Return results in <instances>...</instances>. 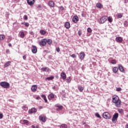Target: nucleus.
I'll list each match as a JSON object with an SVG mask.
<instances>
[{"label": "nucleus", "instance_id": "36", "mask_svg": "<svg viewBox=\"0 0 128 128\" xmlns=\"http://www.w3.org/2000/svg\"><path fill=\"white\" fill-rule=\"evenodd\" d=\"M78 89L80 90V92H82V90H84V88L82 86H79L78 87Z\"/></svg>", "mask_w": 128, "mask_h": 128}, {"label": "nucleus", "instance_id": "51", "mask_svg": "<svg viewBox=\"0 0 128 128\" xmlns=\"http://www.w3.org/2000/svg\"><path fill=\"white\" fill-rule=\"evenodd\" d=\"M3 117H4V115L2 114H0V119L2 120V118Z\"/></svg>", "mask_w": 128, "mask_h": 128}, {"label": "nucleus", "instance_id": "34", "mask_svg": "<svg viewBox=\"0 0 128 128\" xmlns=\"http://www.w3.org/2000/svg\"><path fill=\"white\" fill-rule=\"evenodd\" d=\"M117 16L118 18H122V13H118L117 14Z\"/></svg>", "mask_w": 128, "mask_h": 128}, {"label": "nucleus", "instance_id": "21", "mask_svg": "<svg viewBox=\"0 0 128 128\" xmlns=\"http://www.w3.org/2000/svg\"><path fill=\"white\" fill-rule=\"evenodd\" d=\"M64 26L67 29L70 28V22H66L65 23Z\"/></svg>", "mask_w": 128, "mask_h": 128}, {"label": "nucleus", "instance_id": "24", "mask_svg": "<svg viewBox=\"0 0 128 128\" xmlns=\"http://www.w3.org/2000/svg\"><path fill=\"white\" fill-rule=\"evenodd\" d=\"M42 98L44 100L45 102H48V100L46 99V96L44 94L41 96Z\"/></svg>", "mask_w": 128, "mask_h": 128}, {"label": "nucleus", "instance_id": "42", "mask_svg": "<svg viewBox=\"0 0 128 128\" xmlns=\"http://www.w3.org/2000/svg\"><path fill=\"white\" fill-rule=\"evenodd\" d=\"M108 21L109 22H112V17H108Z\"/></svg>", "mask_w": 128, "mask_h": 128}, {"label": "nucleus", "instance_id": "27", "mask_svg": "<svg viewBox=\"0 0 128 128\" xmlns=\"http://www.w3.org/2000/svg\"><path fill=\"white\" fill-rule=\"evenodd\" d=\"M54 78V76H51L50 77H48L46 78V80H52Z\"/></svg>", "mask_w": 128, "mask_h": 128}, {"label": "nucleus", "instance_id": "26", "mask_svg": "<svg viewBox=\"0 0 128 128\" xmlns=\"http://www.w3.org/2000/svg\"><path fill=\"white\" fill-rule=\"evenodd\" d=\"M96 6L98 8H102V4L100 3H97Z\"/></svg>", "mask_w": 128, "mask_h": 128}, {"label": "nucleus", "instance_id": "22", "mask_svg": "<svg viewBox=\"0 0 128 128\" xmlns=\"http://www.w3.org/2000/svg\"><path fill=\"white\" fill-rule=\"evenodd\" d=\"M118 70H120V72H124V67H122V66L120 64L118 65Z\"/></svg>", "mask_w": 128, "mask_h": 128}, {"label": "nucleus", "instance_id": "10", "mask_svg": "<svg viewBox=\"0 0 128 128\" xmlns=\"http://www.w3.org/2000/svg\"><path fill=\"white\" fill-rule=\"evenodd\" d=\"M36 90H38V86L36 85H33L32 86L31 90L32 92H36Z\"/></svg>", "mask_w": 128, "mask_h": 128}, {"label": "nucleus", "instance_id": "5", "mask_svg": "<svg viewBox=\"0 0 128 128\" xmlns=\"http://www.w3.org/2000/svg\"><path fill=\"white\" fill-rule=\"evenodd\" d=\"M108 20L107 16H103L100 18V24H104L105 22H106Z\"/></svg>", "mask_w": 128, "mask_h": 128}, {"label": "nucleus", "instance_id": "1", "mask_svg": "<svg viewBox=\"0 0 128 128\" xmlns=\"http://www.w3.org/2000/svg\"><path fill=\"white\" fill-rule=\"evenodd\" d=\"M0 86L4 88H10V84L6 82H0Z\"/></svg>", "mask_w": 128, "mask_h": 128}, {"label": "nucleus", "instance_id": "39", "mask_svg": "<svg viewBox=\"0 0 128 128\" xmlns=\"http://www.w3.org/2000/svg\"><path fill=\"white\" fill-rule=\"evenodd\" d=\"M71 58H76V54H72L70 56Z\"/></svg>", "mask_w": 128, "mask_h": 128}, {"label": "nucleus", "instance_id": "3", "mask_svg": "<svg viewBox=\"0 0 128 128\" xmlns=\"http://www.w3.org/2000/svg\"><path fill=\"white\" fill-rule=\"evenodd\" d=\"M39 44L41 46H46V38L42 39L40 42Z\"/></svg>", "mask_w": 128, "mask_h": 128}, {"label": "nucleus", "instance_id": "43", "mask_svg": "<svg viewBox=\"0 0 128 128\" xmlns=\"http://www.w3.org/2000/svg\"><path fill=\"white\" fill-rule=\"evenodd\" d=\"M87 32H88L90 33V32H92V28H88L87 29Z\"/></svg>", "mask_w": 128, "mask_h": 128}, {"label": "nucleus", "instance_id": "62", "mask_svg": "<svg viewBox=\"0 0 128 128\" xmlns=\"http://www.w3.org/2000/svg\"><path fill=\"white\" fill-rule=\"evenodd\" d=\"M82 124H86V122H82Z\"/></svg>", "mask_w": 128, "mask_h": 128}, {"label": "nucleus", "instance_id": "31", "mask_svg": "<svg viewBox=\"0 0 128 128\" xmlns=\"http://www.w3.org/2000/svg\"><path fill=\"white\" fill-rule=\"evenodd\" d=\"M24 32H20V37L22 38H24Z\"/></svg>", "mask_w": 128, "mask_h": 128}, {"label": "nucleus", "instance_id": "53", "mask_svg": "<svg viewBox=\"0 0 128 128\" xmlns=\"http://www.w3.org/2000/svg\"><path fill=\"white\" fill-rule=\"evenodd\" d=\"M23 59H24V60H26V55L24 56Z\"/></svg>", "mask_w": 128, "mask_h": 128}, {"label": "nucleus", "instance_id": "57", "mask_svg": "<svg viewBox=\"0 0 128 128\" xmlns=\"http://www.w3.org/2000/svg\"><path fill=\"white\" fill-rule=\"evenodd\" d=\"M32 128H36V126L32 125Z\"/></svg>", "mask_w": 128, "mask_h": 128}, {"label": "nucleus", "instance_id": "56", "mask_svg": "<svg viewBox=\"0 0 128 128\" xmlns=\"http://www.w3.org/2000/svg\"><path fill=\"white\" fill-rule=\"evenodd\" d=\"M125 128H128V124L126 125Z\"/></svg>", "mask_w": 128, "mask_h": 128}, {"label": "nucleus", "instance_id": "28", "mask_svg": "<svg viewBox=\"0 0 128 128\" xmlns=\"http://www.w3.org/2000/svg\"><path fill=\"white\" fill-rule=\"evenodd\" d=\"M40 34H42V36H44V34H46V32L44 30H40Z\"/></svg>", "mask_w": 128, "mask_h": 128}, {"label": "nucleus", "instance_id": "9", "mask_svg": "<svg viewBox=\"0 0 128 128\" xmlns=\"http://www.w3.org/2000/svg\"><path fill=\"white\" fill-rule=\"evenodd\" d=\"M32 52L33 54H36V52H38V48H36V46H32Z\"/></svg>", "mask_w": 128, "mask_h": 128}, {"label": "nucleus", "instance_id": "45", "mask_svg": "<svg viewBox=\"0 0 128 128\" xmlns=\"http://www.w3.org/2000/svg\"><path fill=\"white\" fill-rule=\"evenodd\" d=\"M118 112H120V114H122V112H124V110L122 109H119L118 110Z\"/></svg>", "mask_w": 128, "mask_h": 128}, {"label": "nucleus", "instance_id": "59", "mask_svg": "<svg viewBox=\"0 0 128 128\" xmlns=\"http://www.w3.org/2000/svg\"><path fill=\"white\" fill-rule=\"evenodd\" d=\"M38 8H42V6L38 5Z\"/></svg>", "mask_w": 128, "mask_h": 128}, {"label": "nucleus", "instance_id": "52", "mask_svg": "<svg viewBox=\"0 0 128 128\" xmlns=\"http://www.w3.org/2000/svg\"><path fill=\"white\" fill-rule=\"evenodd\" d=\"M36 100H42V98H40V96H38L36 98Z\"/></svg>", "mask_w": 128, "mask_h": 128}, {"label": "nucleus", "instance_id": "44", "mask_svg": "<svg viewBox=\"0 0 128 128\" xmlns=\"http://www.w3.org/2000/svg\"><path fill=\"white\" fill-rule=\"evenodd\" d=\"M22 110H28V107L26 106H23L22 107Z\"/></svg>", "mask_w": 128, "mask_h": 128}, {"label": "nucleus", "instance_id": "32", "mask_svg": "<svg viewBox=\"0 0 128 128\" xmlns=\"http://www.w3.org/2000/svg\"><path fill=\"white\" fill-rule=\"evenodd\" d=\"M60 128H68V125H66V124H62L60 126Z\"/></svg>", "mask_w": 128, "mask_h": 128}, {"label": "nucleus", "instance_id": "23", "mask_svg": "<svg viewBox=\"0 0 128 128\" xmlns=\"http://www.w3.org/2000/svg\"><path fill=\"white\" fill-rule=\"evenodd\" d=\"M10 64H12V62H10V61L7 62L4 65V66H5V68H8V66H10Z\"/></svg>", "mask_w": 128, "mask_h": 128}, {"label": "nucleus", "instance_id": "8", "mask_svg": "<svg viewBox=\"0 0 128 128\" xmlns=\"http://www.w3.org/2000/svg\"><path fill=\"white\" fill-rule=\"evenodd\" d=\"M120 100V98H118V96L114 95L112 96V102H118V100Z\"/></svg>", "mask_w": 128, "mask_h": 128}, {"label": "nucleus", "instance_id": "41", "mask_svg": "<svg viewBox=\"0 0 128 128\" xmlns=\"http://www.w3.org/2000/svg\"><path fill=\"white\" fill-rule=\"evenodd\" d=\"M22 24H24L25 26H26L27 28H28V26H30V24L28 22H26L24 24L22 23Z\"/></svg>", "mask_w": 128, "mask_h": 128}, {"label": "nucleus", "instance_id": "11", "mask_svg": "<svg viewBox=\"0 0 128 128\" xmlns=\"http://www.w3.org/2000/svg\"><path fill=\"white\" fill-rule=\"evenodd\" d=\"M34 0H27V3L29 6H32L34 4Z\"/></svg>", "mask_w": 128, "mask_h": 128}, {"label": "nucleus", "instance_id": "50", "mask_svg": "<svg viewBox=\"0 0 128 128\" xmlns=\"http://www.w3.org/2000/svg\"><path fill=\"white\" fill-rule=\"evenodd\" d=\"M59 8H60L61 10H64V8L62 6L59 7Z\"/></svg>", "mask_w": 128, "mask_h": 128}, {"label": "nucleus", "instance_id": "2", "mask_svg": "<svg viewBox=\"0 0 128 128\" xmlns=\"http://www.w3.org/2000/svg\"><path fill=\"white\" fill-rule=\"evenodd\" d=\"M102 116L106 120H110L112 118V115L108 112H104Z\"/></svg>", "mask_w": 128, "mask_h": 128}, {"label": "nucleus", "instance_id": "20", "mask_svg": "<svg viewBox=\"0 0 128 128\" xmlns=\"http://www.w3.org/2000/svg\"><path fill=\"white\" fill-rule=\"evenodd\" d=\"M48 6L51 8H54V1H50L48 2Z\"/></svg>", "mask_w": 128, "mask_h": 128}, {"label": "nucleus", "instance_id": "33", "mask_svg": "<svg viewBox=\"0 0 128 128\" xmlns=\"http://www.w3.org/2000/svg\"><path fill=\"white\" fill-rule=\"evenodd\" d=\"M124 26L125 28L128 27V21H127V20L124 21Z\"/></svg>", "mask_w": 128, "mask_h": 128}, {"label": "nucleus", "instance_id": "17", "mask_svg": "<svg viewBox=\"0 0 128 128\" xmlns=\"http://www.w3.org/2000/svg\"><path fill=\"white\" fill-rule=\"evenodd\" d=\"M60 76L62 77V80H64L66 78V74L64 72H62L60 74Z\"/></svg>", "mask_w": 128, "mask_h": 128}, {"label": "nucleus", "instance_id": "14", "mask_svg": "<svg viewBox=\"0 0 128 128\" xmlns=\"http://www.w3.org/2000/svg\"><path fill=\"white\" fill-rule=\"evenodd\" d=\"M84 56H85L84 52H82L80 54L79 58L80 60H82L84 58Z\"/></svg>", "mask_w": 128, "mask_h": 128}, {"label": "nucleus", "instance_id": "18", "mask_svg": "<svg viewBox=\"0 0 128 128\" xmlns=\"http://www.w3.org/2000/svg\"><path fill=\"white\" fill-rule=\"evenodd\" d=\"M54 98V95L52 94H50L48 96V99L49 100H52V98Z\"/></svg>", "mask_w": 128, "mask_h": 128}, {"label": "nucleus", "instance_id": "38", "mask_svg": "<svg viewBox=\"0 0 128 128\" xmlns=\"http://www.w3.org/2000/svg\"><path fill=\"white\" fill-rule=\"evenodd\" d=\"M95 116H96L98 118H102V116H100V114L98 113H96L95 114Z\"/></svg>", "mask_w": 128, "mask_h": 128}, {"label": "nucleus", "instance_id": "48", "mask_svg": "<svg viewBox=\"0 0 128 128\" xmlns=\"http://www.w3.org/2000/svg\"><path fill=\"white\" fill-rule=\"evenodd\" d=\"M56 52H60V48H56Z\"/></svg>", "mask_w": 128, "mask_h": 128}, {"label": "nucleus", "instance_id": "55", "mask_svg": "<svg viewBox=\"0 0 128 128\" xmlns=\"http://www.w3.org/2000/svg\"><path fill=\"white\" fill-rule=\"evenodd\" d=\"M14 2H20V0H14Z\"/></svg>", "mask_w": 128, "mask_h": 128}, {"label": "nucleus", "instance_id": "46", "mask_svg": "<svg viewBox=\"0 0 128 128\" xmlns=\"http://www.w3.org/2000/svg\"><path fill=\"white\" fill-rule=\"evenodd\" d=\"M116 92H120L122 90V88H118L116 89Z\"/></svg>", "mask_w": 128, "mask_h": 128}, {"label": "nucleus", "instance_id": "30", "mask_svg": "<svg viewBox=\"0 0 128 128\" xmlns=\"http://www.w3.org/2000/svg\"><path fill=\"white\" fill-rule=\"evenodd\" d=\"M6 38V36L4 34H0V40H4Z\"/></svg>", "mask_w": 128, "mask_h": 128}, {"label": "nucleus", "instance_id": "4", "mask_svg": "<svg viewBox=\"0 0 128 128\" xmlns=\"http://www.w3.org/2000/svg\"><path fill=\"white\" fill-rule=\"evenodd\" d=\"M113 103L114 104V106L116 108H120V106H122V100H120L114 102Z\"/></svg>", "mask_w": 128, "mask_h": 128}, {"label": "nucleus", "instance_id": "63", "mask_svg": "<svg viewBox=\"0 0 128 128\" xmlns=\"http://www.w3.org/2000/svg\"><path fill=\"white\" fill-rule=\"evenodd\" d=\"M34 34V32H31V34Z\"/></svg>", "mask_w": 128, "mask_h": 128}, {"label": "nucleus", "instance_id": "16", "mask_svg": "<svg viewBox=\"0 0 128 128\" xmlns=\"http://www.w3.org/2000/svg\"><path fill=\"white\" fill-rule=\"evenodd\" d=\"M56 107L58 108H56V110H62V108H64V106H60V105H58V104L56 105Z\"/></svg>", "mask_w": 128, "mask_h": 128}, {"label": "nucleus", "instance_id": "47", "mask_svg": "<svg viewBox=\"0 0 128 128\" xmlns=\"http://www.w3.org/2000/svg\"><path fill=\"white\" fill-rule=\"evenodd\" d=\"M78 34L80 36H82V31H80V30L78 31Z\"/></svg>", "mask_w": 128, "mask_h": 128}, {"label": "nucleus", "instance_id": "19", "mask_svg": "<svg viewBox=\"0 0 128 128\" xmlns=\"http://www.w3.org/2000/svg\"><path fill=\"white\" fill-rule=\"evenodd\" d=\"M36 110H37L36 108H33L30 110V114H34L36 112Z\"/></svg>", "mask_w": 128, "mask_h": 128}, {"label": "nucleus", "instance_id": "37", "mask_svg": "<svg viewBox=\"0 0 128 128\" xmlns=\"http://www.w3.org/2000/svg\"><path fill=\"white\" fill-rule=\"evenodd\" d=\"M110 62L112 64H116V60H111Z\"/></svg>", "mask_w": 128, "mask_h": 128}, {"label": "nucleus", "instance_id": "40", "mask_svg": "<svg viewBox=\"0 0 128 128\" xmlns=\"http://www.w3.org/2000/svg\"><path fill=\"white\" fill-rule=\"evenodd\" d=\"M47 70H48V67L42 68H41V70H42L43 72H46Z\"/></svg>", "mask_w": 128, "mask_h": 128}, {"label": "nucleus", "instance_id": "49", "mask_svg": "<svg viewBox=\"0 0 128 128\" xmlns=\"http://www.w3.org/2000/svg\"><path fill=\"white\" fill-rule=\"evenodd\" d=\"M24 20H28V16L24 15Z\"/></svg>", "mask_w": 128, "mask_h": 128}, {"label": "nucleus", "instance_id": "15", "mask_svg": "<svg viewBox=\"0 0 128 128\" xmlns=\"http://www.w3.org/2000/svg\"><path fill=\"white\" fill-rule=\"evenodd\" d=\"M72 22L75 24H76L78 22V16H74L72 18Z\"/></svg>", "mask_w": 128, "mask_h": 128}, {"label": "nucleus", "instance_id": "7", "mask_svg": "<svg viewBox=\"0 0 128 128\" xmlns=\"http://www.w3.org/2000/svg\"><path fill=\"white\" fill-rule=\"evenodd\" d=\"M20 124H26V126H28L29 122L26 120H20Z\"/></svg>", "mask_w": 128, "mask_h": 128}, {"label": "nucleus", "instance_id": "6", "mask_svg": "<svg viewBox=\"0 0 128 128\" xmlns=\"http://www.w3.org/2000/svg\"><path fill=\"white\" fill-rule=\"evenodd\" d=\"M118 113H116L114 116L112 118V122H116L118 120Z\"/></svg>", "mask_w": 128, "mask_h": 128}, {"label": "nucleus", "instance_id": "13", "mask_svg": "<svg viewBox=\"0 0 128 128\" xmlns=\"http://www.w3.org/2000/svg\"><path fill=\"white\" fill-rule=\"evenodd\" d=\"M116 40L117 42H118V44H122V37H116Z\"/></svg>", "mask_w": 128, "mask_h": 128}, {"label": "nucleus", "instance_id": "12", "mask_svg": "<svg viewBox=\"0 0 128 128\" xmlns=\"http://www.w3.org/2000/svg\"><path fill=\"white\" fill-rule=\"evenodd\" d=\"M40 120H42L43 122H46V120L45 116H39Z\"/></svg>", "mask_w": 128, "mask_h": 128}, {"label": "nucleus", "instance_id": "61", "mask_svg": "<svg viewBox=\"0 0 128 128\" xmlns=\"http://www.w3.org/2000/svg\"><path fill=\"white\" fill-rule=\"evenodd\" d=\"M56 78H58V75H56Z\"/></svg>", "mask_w": 128, "mask_h": 128}, {"label": "nucleus", "instance_id": "58", "mask_svg": "<svg viewBox=\"0 0 128 128\" xmlns=\"http://www.w3.org/2000/svg\"><path fill=\"white\" fill-rule=\"evenodd\" d=\"M52 89H53V90H56V86H53V87H52Z\"/></svg>", "mask_w": 128, "mask_h": 128}, {"label": "nucleus", "instance_id": "60", "mask_svg": "<svg viewBox=\"0 0 128 128\" xmlns=\"http://www.w3.org/2000/svg\"><path fill=\"white\" fill-rule=\"evenodd\" d=\"M8 46H12V44L10 43V44H8Z\"/></svg>", "mask_w": 128, "mask_h": 128}, {"label": "nucleus", "instance_id": "54", "mask_svg": "<svg viewBox=\"0 0 128 128\" xmlns=\"http://www.w3.org/2000/svg\"><path fill=\"white\" fill-rule=\"evenodd\" d=\"M6 54H8V52H10V50L7 49V50H6Z\"/></svg>", "mask_w": 128, "mask_h": 128}, {"label": "nucleus", "instance_id": "29", "mask_svg": "<svg viewBox=\"0 0 128 128\" xmlns=\"http://www.w3.org/2000/svg\"><path fill=\"white\" fill-rule=\"evenodd\" d=\"M46 42L48 44L50 45L52 44V40L50 39L46 40Z\"/></svg>", "mask_w": 128, "mask_h": 128}, {"label": "nucleus", "instance_id": "64", "mask_svg": "<svg viewBox=\"0 0 128 128\" xmlns=\"http://www.w3.org/2000/svg\"><path fill=\"white\" fill-rule=\"evenodd\" d=\"M40 108H42V107H40Z\"/></svg>", "mask_w": 128, "mask_h": 128}, {"label": "nucleus", "instance_id": "35", "mask_svg": "<svg viewBox=\"0 0 128 128\" xmlns=\"http://www.w3.org/2000/svg\"><path fill=\"white\" fill-rule=\"evenodd\" d=\"M70 82H72V79L70 78V77H68L66 78V82H68V84H70Z\"/></svg>", "mask_w": 128, "mask_h": 128}, {"label": "nucleus", "instance_id": "25", "mask_svg": "<svg viewBox=\"0 0 128 128\" xmlns=\"http://www.w3.org/2000/svg\"><path fill=\"white\" fill-rule=\"evenodd\" d=\"M112 70L114 72V74H116V72H118V68L117 67H114Z\"/></svg>", "mask_w": 128, "mask_h": 128}]
</instances>
